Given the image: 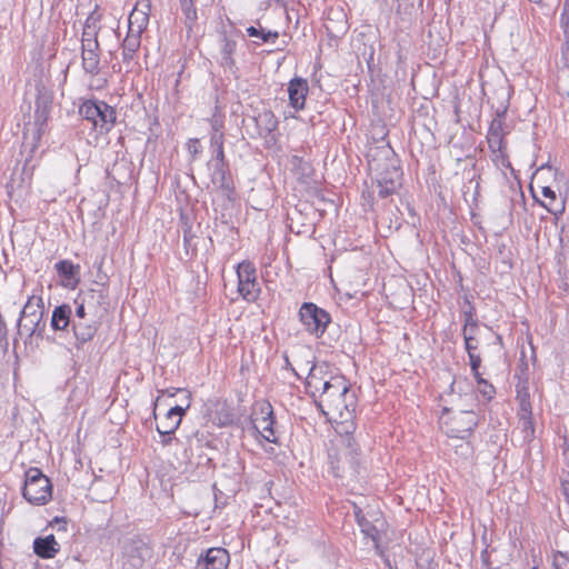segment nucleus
<instances>
[{"label":"nucleus","instance_id":"8fccbe9b","mask_svg":"<svg viewBox=\"0 0 569 569\" xmlns=\"http://www.w3.org/2000/svg\"><path fill=\"white\" fill-rule=\"evenodd\" d=\"M463 382H467V381L466 380H453L451 387H452V389L455 387H460V385H462Z\"/></svg>","mask_w":569,"mask_h":569},{"label":"nucleus","instance_id":"c756f323","mask_svg":"<svg viewBox=\"0 0 569 569\" xmlns=\"http://www.w3.org/2000/svg\"><path fill=\"white\" fill-rule=\"evenodd\" d=\"M146 549L143 548V545H136L131 546L127 551L128 561H130L131 566L134 568H140L143 565L144 557L143 551Z\"/></svg>","mask_w":569,"mask_h":569},{"label":"nucleus","instance_id":"2eb2a0df","mask_svg":"<svg viewBox=\"0 0 569 569\" xmlns=\"http://www.w3.org/2000/svg\"><path fill=\"white\" fill-rule=\"evenodd\" d=\"M230 562L229 552L221 547L209 548L201 555L196 563V569H227Z\"/></svg>","mask_w":569,"mask_h":569},{"label":"nucleus","instance_id":"39448f33","mask_svg":"<svg viewBox=\"0 0 569 569\" xmlns=\"http://www.w3.org/2000/svg\"><path fill=\"white\" fill-rule=\"evenodd\" d=\"M370 167L377 171L376 183L379 198L385 199L400 189L402 172L399 161L395 157H392L382 168L376 162L370 164Z\"/></svg>","mask_w":569,"mask_h":569},{"label":"nucleus","instance_id":"1a4fd4ad","mask_svg":"<svg viewBox=\"0 0 569 569\" xmlns=\"http://www.w3.org/2000/svg\"><path fill=\"white\" fill-rule=\"evenodd\" d=\"M253 428L263 437L268 442L277 443L278 439L273 429L274 416L273 408L268 401L257 403L251 415Z\"/></svg>","mask_w":569,"mask_h":569},{"label":"nucleus","instance_id":"b1692460","mask_svg":"<svg viewBox=\"0 0 569 569\" xmlns=\"http://www.w3.org/2000/svg\"><path fill=\"white\" fill-rule=\"evenodd\" d=\"M96 298L98 302L104 300L103 292L101 290H90L83 295L82 301L80 303H78V300H76V303L78 305L74 312L76 320L86 319V305L90 306Z\"/></svg>","mask_w":569,"mask_h":569},{"label":"nucleus","instance_id":"9d476101","mask_svg":"<svg viewBox=\"0 0 569 569\" xmlns=\"http://www.w3.org/2000/svg\"><path fill=\"white\" fill-rule=\"evenodd\" d=\"M238 292L247 301H254L260 288L257 282V270L250 261H242L237 267Z\"/></svg>","mask_w":569,"mask_h":569},{"label":"nucleus","instance_id":"c9c22d12","mask_svg":"<svg viewBox=\"0 0 569 569\" xmlns=\"http://www.w3.org/2000/svg\"><path fill=\"white\" fill-rule=\"evenodd\" d=\"M187 149L191 156V160H196L198 154L201 152L200 141L197 138L190 139L187 143Z\"/></svg>","mask_w":569,"mask_h":569},{"label":"nucleus","instance_id":"5701e85b","mask_svg":"<svg viewBox=\"0 0 569 569\" xmlns=\"http://www.w3.org/2000/svg\"><path fill=\"white\" fill-rule=\"evenodd\" d=\"M487 142L489 149L496 148L499 150V148H502V146H507L503 133V121L501 119L495 118L490 122L487 133Z\"/></svg>","mask_w":569,"mask_h":569},{"label":"nucleus","instance_id":"f257e3e1","mask_svg":"<svg viewBox=\"0 0 569 569\" xmlns=\"http://www.w3.org/2000/svg\"><path fill=\"white\" fill-rule=\"evenodd\" d=\"M317 407L329 420L340 425L342 452L336 460H331V469L338 478L347 475L353 477L359 473L360 452L352 436L353 413L357 407V397L350 389L349 382L342 376L336 375L332 382L326 387V390L318 395Z\"/></svg>","mask_w":569,"mask_h":569},{"label":"nucleus","instance_id":"ddd939ff","mask_svg":"<svg viewBox=\"0 0 569 569\" xmlns=\"http://www.w3.org/2000/svg\"><path fill=\"white\" fill-rule=\"evenodd\" d=\"M191 405V392H186V405L171 407L163 419L157 425V431L159 433L173 435L179 428L182 417Z\"/></svg>","mask_w":569,"mask_h":569},{"label":"nucleus","instance_id":"dca6fc26","mask_svg":"<svg viewBox=\"0 0 569 569\" xmlns=\"http://www.w3.org/2000/svg\"><path fill=\"white\" fill-rule=\"evenodd\" d=\"M355 517L362 533L377 542L380 539V532L385 528V520L379 512H372L370 515L371 519H368L361 509H357L355 510Z\"/></svg>","mask_w":569,"mask_h":569},{"label":"nucleus","instance_id":"a18cd8bd","mask_svg":"<svg viewBox=\"0 0 569 569\" xmlns=\"http://www.w3.org/2000/svg\"><path fill=\"white\" fill-rule=\"evenodd\" d=\"M541 193L546 199L556 201V192L550 187H543Z\"/></svg>","mask_w":569,"mask_h":569},{"label":"nucleus","instance_id":"c85d7f7f","mask_svg":"<svg viewBox=\"0 0 569 569\" xmlns=\"http://www.w3.org/2000/svg\"><path fill=\"white\" fill-rule=\"evenodd\" d=\"M246 31L249 37L258 38L263 43L274 42L279 37L277 31H266L262 28H257L253 26L248 27Z\"/></svg>","mask_w":569,"mask_h":569},{"label":"nucleus","instance_id":"f8f14e48","mask_svg":"<svg viewBox=\"0 0 569 569\" xmlns=\"http://www.w3.org/2000/svg\"><path fill=\"white\" fill-rule=\"evenodd\" d=\"M329 367L327 363H317L313 365L306 377V388L308 393H310L315 401L318 398V395H321L326 390V387L332 382L336 375H331L329 372Z\"/></svg>","mask_w":569,"mask_h":569},{"label":"nucleus","instance_id":"ea45409f","mask_svg":"<svg viewBox=\"0 0 569 569\" xmlns=\"http://www.w3.org/2000/svg\"><path fill=\"white\" fill-rule=\"evenodd\" d=\"M82 51L86 49H91L93 51H99V41L98 38H81Z\"/></svg>","mask_w":569,"mask_h":569},{"label":"nucleus","instance_id":"20e7f679","mask_svg":"<svg viewBox=\"0 0 569 569\" xmlns=\"http://www.w3.org/2000/svg\"><path fill=\"white\" fill-rule=\"evenodd\" d=\"M79 113L100 134L109 132L116 122V110L104 101L87 100L80 106Z\"/></svg>","mask_w":569,"mask_h":569},{"label":"nucleus","instance_id":"5fc2aeb1","mask_svg":"<svg viewBox=\"0 0 569 569\" xmlns=\"http://www.w3.org/2000/svg\"><path fill=\"white\" fill-rule=\"evenodd\" d=\"M287 366H290L289 359L286 358Z\"/></svg>","mask_w":569,"mask_h":569},{"label":"nucleus","instance_id":"412c9836","mask_svg":"<svg viewBox=\"0 0 569 569\" xmlns=\"http://www.w3.org/2000/svg\"><path fill=\"white\" fill-rule=\"evenodd\" d=\"M60 551V545L53 535L38 537L33 540V552L42 559H51Z\"/></svg>","mask_w":569,"mask_h":569},{"label":"nucleus","instance_id":"bb28decb","mask_svg":"<svg viewBox=\"0 0 569 569\" xmlns=\"http://www.w3.org/2000/svg\"><path fill=\"white\" fill-rule=\"evenodd\" d=\"M58 274L67 280L68 282L73 280L74 283L78 282L77 274L79 272V266H76L70 260H60L54 266Z\"/></svg>","mask_w":569,"mask_h":569},{"label":"nucleus","instance_id":"864d4df0","mask_svg":"<svg viewBox=\"0 0 569 569\" xmlns=\"http://www.w3.org/2000/svg\"><path fill=\"white\" fill-rule=\"evenodd\" d=\"M470 397H471L473 400H476V396H475V393H473V392L470 395Z\"/></svg>","mask_w":569,"mask_h":569},{"label":"nucleus","instance_id":"58836bf2","mask_svg":"<svg viewBox=\"0 0 569 569\" xmlns=\"http://www.w3.org/2000/svg\"><path fill=\"white\" fill-rule=\"evenodd\" d=\"M543 206L552 214L562 213L565 210L563 202H561V201L557 202V200L556 201L549 200L547 203H543Z\"/></svg>","mask_w":569,"mask_h":569},{"label":"nucleus","instance_id":"37998d69","mask_svg":"<svg viewBox=\"0 0 569 569\" xmlns=\"http://www.w3.org/2000/svg\"><path fill=\"white\" fill-rule=\"evenodd\" d=\"M517 398L519 401H522L525 399L530 400L529 390L526 386H517Z\"/></svg>","mask_w":569,"mask_h":569},{"label":"nucleus","instance_id":"49530a36","mask_svg":"<svg viewBox=\"0 0 569 569\" xmlns=\"http://www.w3.org/2000/svg\"><path fill=\"white\" fill-rule=\"evenodd\" d=\"M178 392L186 393V392H190V391H189V390H187V389H180V388H170V389H167V390H166V393H167L169 397H173V396H176Z\"/></svg>","mask_w":569,"mask_h":569},{"label":"nucleus","instance_id":"9b49d317","mask_svg":"<svg viewBox=\"0 0 569 569\" xmlns=\"http://www.w3.org/2000/svg\"><path fill=\"white\" fill-rule=\"evenodd\" d=\"M237 51V39L234 33L226 30L219 32L218 39V54L216 57L219 66L230 73H236L238 70L236 66L234 54Z\"/></svg>","mask_w":569,"mask_h":569},{"label":"nucleus","instance_id":"a878e982","mask_svg":"<svg viewBox=\"0 0 569 569\" xmlns=\"http://www.w3.org/2000/svg\"><path fill=\"white\" fill-rule=\"evenodd\" d=\"M141 36L136 33H129L122 42V57L123 60L129 62L133 59L136 52L140 48Z\"/></svg>","mask_w":569,"mask_h":569},{"label":"nucleus","instance_id":"3c124183","mask_svg":"<svg viewBox=\"0 0 569 569\" xmlns=\"http://www.w3.org/2000/svg\"><path fill=\"white\" fill-rule=\"evenodd\" d=\"M54 521H56L57 523L62 522L63 525H66V521H64L63 519L56 518V519H54Z\"/></svg>","mask_w":569,"mask_h":569},{"label":"nucleus","instance_id":"473e14b6","mask_svg":"<svg viewBox=\"0 0 569 569\" xmlns=\"http://www.w3.org/2000/svg\"><path fill=\"white\" fill-rule=\"evenodd\" d=\"M181 9L186 16L188 28L191 29L192 28L191 23L196 22V20L198 18L193 1L181 2Z\"/></svg>","mask_w":569,"mask_h":569},{"label":"nucleus","instance_id":"4d7b16f0","mask_svg":"<svg viewBox=\"0 0 569 569\" xmlns=\"http://www.w3.org/2000/svg\"><path fill=\"white\" fill-rule=\"evenodd\" d=\"M531 569H539L538 567H532Z\"/></svg>","mask_w":569,"mask_h":569},{"label":"nucleus","instance_id":"e433bc0d","mask_svg":"<svg viewBox=\"0 0 569 569\" xmlns=\"http://www.w3.org/2000/svg\"><path fill=\"white\" fill-rule=\"evenodd\" d=\"M469 357V362H470V367H471V370L473 372V376L475 378H479L481 375L479 373V368L481 366V358L479 355L477 353H469L468 355Z\"/></svg>","mask_w":569,"mask_h":569},{"label":"nucleus","instance_id":"f3484780","mask_svg":"<svg viewBox=\"0 0 569 569\" xmlns=\"http://www.w3.org/2000/svg\"><path fill=\"white\" fill-rule=\"evenodd\" d=\"M34 126L41 134L47 126L52 108V97L47 90H39L36 97Z\"/></svg>","mask_w":569,"mask_h":569},{"label":"nucleus","instance_id":"72a5a7b5","mask_svg":"<svg viewBox=\"0 0 569 569\" xmlns=\"http://www.w3.org/2000/svg\"><path fill=\"white\" fill-rule=\"evenodd\" d=\"M555 569H569V552L556 551L552 556Z\"/></svg>","mask_w":569,"mask_h":569},{"label":"nucleus","instance_id":"2f4dec72","mask_svg":"<svg viewBox=\"0 0 569 569\" xmlns=\"http://www.w3.org/2000/svg\"><path fill=\"white\" fill-rule=\"evenodd\" d=\"M492 161L500 167L510 168V162L507 154V146H502L497 150L496 148L490 149Z\"/></svg>","mask_w":569,"mask_h":569},{"label":"nucleus","instance_id":"cd10ccee","mask_svg":"<svg viewBox=\"0 0 569 569\" xmlns=\"http://www.w3.org/2000/svg\"><path fill=\"white\" fill-rule=\"evenodd\" d=\"M99 22H100V14H98L96 11L89 14V17L84 21L83 30H82V37L81 38H98L99 32Z\"/></svg>","mask_w":569,"mask_h":569},{"label":"nucleus","instance_id":"6e6d98bb","mask_svg":"<svg viewBox=\"0 0 569 569\" xmlns=\"http://www.w3.org/2000/svg\"><path fill=\"white\" fill-rule=\"evenodd\" d=\"M292 371L295 372L296 377H300L299 373H297L293 368Z\"/></svg>","mask_w":569,"mask_h":569},{"label":"nucleus","instance_id":"603ef678","mask_svg":"<svg viewBox=\"0 0 569 569\" xmlns=\"http://www.w3.org/2000/svg\"><path fill=\"white\" fill-rule=\"evenodd\" d=\"M186 405V393H183V398L181 399V405L180 406H184Z\"/></svg>","mask_w":569,"mask_h":569},{"label":"nucleus","instance_id":"4468645a","mask_svg":"<svg viewBox=\"0 0 569 569\" xmlns=\"http://www.w3.org/2000/svg\"><path fill=\"white\" fill-rule=\"evenodd\" d=\"M151 12V2L149 0L138 1L129 14V33L141 36L147 29Z\"/></svg>","mask_w":569,"mask_h":569},{"label":"nucleus","instance_id":"f03ea898","mask_svg":"<svg viewBox=\"0 0 569 569\" xmlns=\"http://www.w3.org/2000/svg\"><path fill=\"white\" fill-rule=\"evenodd\" d=\"M224 134L210 136V147L212 149V159L208 162L211 171V183L222 191L230 193L233 190L228 178V163L224 154Z\"/></svg>","mask_w":569,"mask_h":569},{"label":"nucleus","instance_id":"0eeeda50","mask_svg":"<svg viewBox=\"0 0 569 569\" xmlns=\"http://www.w3.org/2000/svg\"><path fill=\"white\" fill-rule=\"evenodd\" d=\"M298 316L306 331L317 338L326 332L331 322L329 312L313 302H303L299 309Z\"/></svg>","mask_w":569,"mask_h":569},{"label":"nucleus","instance_id":"c03bdc74","mask_svg":"<svg viewBox=\"0 0 569 569\" xmlns=\"http://www.w3.org/2000/svg\"><path fill=\"white\" fill-rule=\"evenodd\" d=\"M560 62L563 67L569 68V43L562 49Z\"/></svg>","mask_w":569,"mask_h":569},{"label":"nucleus","instance_id":"4c0bfd02","mask_svg":"<svg viewBox=\"0 0 569 569\" xmlns=\"http://www.w3.org/2000/svg\"><path fill=\"white\" fill-rule=\"evenodd\" d=\"M210 126H211L210 136L224 134L223 131H222V129H223V120L220 117H216L214 116L210 120Z\"/></svg>","mask_w":569,"mask_h":569},{"label":"nucleus","instance_id":"de8ad7c7","mask_svg":"<svg viewBox=\"0 0 569 569\" xmlns=\"http://www.w3.org/2000/svg\"><path fill=\"white\" fill-rule=\"evenodd\" d=\"M160 436L162 437V439H161V445H162V446H168V445H170V442H171V440H172V435L160 433Z\"/></svg>","mask_w":569,"mask_h":569},{"label":"nucleus","instance_id":"393cba45","mask_svg":"<svg viewBox=\"0 0 569 569\" xmlns=\"http://www.w3.org/2000/svg\"><path fill=\"white\" fill-rule=\"evenodd\" d=\"M82 58V68L87 73L91 76H97L100 71V57L99 51H93L91 49H86L81 53Z\"/></svg>","mask_w":569,"mask_h":569},{"label":"nucleus","instance_id":"423d86ee","mask_svg":"<svg viewBox=\"0 0 569 569\" xmlns=\"http://www.w3.org/2000/svg\"><path fill=\"white\" fill-rule=\"evenodd\" d=\"M23 498L32 505H44L51 498V482L38 468L26 472Z\"/></svg>","mask_w":569,"mask_h":569},{"label":"nucleus","instance_id":"aec40b11","mask_svg":"<svg viewBox=\"0 0 569 569\" xmlns=\"http://www.w3.org/2000/svg\"><path fill=\"white\" fill-rule=\"evenodd\" d=\"M308 82L302 78H293L288 84L290 106L296 110H302L308 94Z\"/></svg>","mask_w":569,"mask_h":569},{"label":"nucleus","instance_id":"7c9ffc66","mask_svg":"<svg viewBox=\"0 0 569 569\" xmlns=\"http://www.w3.org/2000/svg\"><path fill=\"white\" fill-rule=\"evenodd\" d=\"M465 316H466V319H465V325H463V328H462V336L463 338H467V337H476V333L479 329V323H478V320L473 317V315L471 313V311L469 312H465Z\"/></svg>","mask_w":569,"mask_h":569},{"label":"nucleus","instance_id":"7ed1b4c3","mask_svg":"<svg viewBox=\"0 0 569 569\" xmlns=\"http://www.w3.org/2000/svg\"><path fill=\"white\" fill-rule=\"evenodd\" d=\"M18 332L27 333L28 338H43L46 321L43 320V301L41 297L31 296L23 306L17 322Z\"/></svg>","mask_w":569,"mask_h":569},{"label":"nucleus","instance_id":"4be33fe9","mask_svg":"<svg viewBox=\"0 0 569 569\" xmlns=\"http://www.w3.org/2000/svg\"><path fill=\"white\" fill-rule=\"evenodd\" d=\"M72 310L71 307L67 303L57 306L51 316V328L54 331H64L69 328V326H72L71 320Z\"/></svg>","mask_w":569,"mask_h":569},{"label":"nucleus","instance_id":"6e6552de","mask_svg":"<svg viewBox=\"0 0 569 569\" xmlns=\"http://www.w3.org/2000/svg\"><path fill=\"white\" fill-rule=\"evenodd\" d=\"M478 426V416L472 410H459L445 421L446 433L451 438L466 439Z\"/></svg>","mask_w":569,"mask_h":569},{"label":"nucleus","instance_id":"f704fd0d","mask_svg":"<svg viewBox=\"0 0 569 569\" xmlns=\"http://www.w3.org/2000/svg\"><path fill=\"white\" fill-rule=\"evenodd\" d=\"M476 380L479 386V392L487 400H490L496 392L495 387L491 383H489L487 380H485L481 376L479 378H476Z\"/></svg>","mask_w":569,"mask_h":569},{"label":"nucleus","instance_id":"09e8293b","mask_svg":"<svg viewBox=\"0 0 569 569\" xmlns=\"http://www.w3.org/2000/svg\"><path fill=\"white\" fill-rule=\"evenodd\" d=\"M233 422V416L226 415L223 419L220 418V423L223 426L231 425Z\"/></svg>","mask_w":569,"mask_h":569},{"label":"nucleus","instance_id":"a19ab883","mask_svg":"<svg viewBox=\"0 0 569 569\" xmlns=\"http://www.w3.org/2000/svg\"><path fill=\"white\" fill-rule=\"evenodd\" d=\"M465 339V348H466V351L467 353L469 355L470 352L471 353H476L475 351L478 349V346H479V341L477 339V337H467V338H463Z\"/></svg>","mask_w":569,"mask_h":569},{"label":"nucleus","instance_id":"79ce46f5","mask_svg":"<svg viewBox=\"0 0 569 569\" xmlns=\"http://www.w3.org/2000/svg\"><path fill=\"white\" fill-rule=\"evenodd\" d=\"M520 402V409L521 411L523 412V417H525V425H529L531 426V421L529 419H527V417L529 418L531 416V403H530V400H522V401H519Z\"/></svg>","mask_w":569,"mask_h":569},{"label":"nucleus","instance_id":"a211bd4d","mask_svg":"<svg viewBox=\"0 0 569 569\" xmlns=\"http://www.w3.org/2000/svg\"><path fill=\"white\" fill-rule=\"evenodd\" d=\"M253 121L260 138L266 139L268 142L276 141L273 132L278 128V120L271 111L263 110L262 112H259L253 118Z\"/></svg>","mask_w":569,"mask_h":569},{"label":"nucleus","instance_id":"6ab92c4d","mask_svg":"<svg viewBox=\"0 0 569 569\" xmlns=\"http://www.w3.org/2000/svg\"><path fill=\"white\" fill-rule=\"evenodd\" d=\"M72 331L76 339L77 349H81L82 346L93 339L98 331V323L96 321L72 320Z\"/></svg>","mask_w":569,"mask_h":569}]
</instances>
